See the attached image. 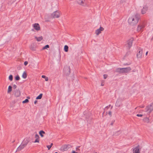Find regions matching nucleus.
Masks as SVG:
<instances>
[{
	"label": "nucleus",
	"instance_id": "obj_1",
	"mask_svg": "<svg viewBox=\"0 0 153 153\" xmlns=\"http://www.w3.org/2000/svg\"><path fill=\"white\" fill-rule=\"evenodd\" d=\"M140 19V16L138 14H136L130 17L128 20V23L131 25H133L136 24L138 22Z\"/></svg>",
	"mask_w": 153,
	"mask_h": 153
},
{
	"label": "nucleus",
	"instance_id": "obj_2",
	"mask_svg": "<svg viewBox=\"0 0 153 153\" xmlns=\"http://www.w3.org/2000/svg\"><path fill=\"white\" fill-rule=\"evenodd\" d=\"M153 110V103H151L150 105H147L145 108L144 111L147 112L148 115H149L150 113Z\"/></svg>",
	"mask_w": 153,
	"mask_h": 153
},
{
	"label": "nucleus",
	"instance_id": "obj_3",
	"mask_svg": "<svg viewBox=\"0 0 153 153\" xmlns=\"http://www.w3.org/2000/svg\"><path fill=\"white\" fill-rule=\"evenodd\" d=\"M71 147V146L70 145H65L62 146L60 148V150L62 151H66Z\"/></svg>",
	"mask_w": 153,
	"mask_h": 153
},
{
	"label": "nucleus",
	"instance_id": "obj_4",
	"mask_svg": "<svg viewBox=\"0 0 153 153\" xmlns=\"http://www.w3.org/2000/svg\"><path fill=\"white\" fill-rule=\"evenodd\" d=\"M145 27V24L144 23L142 22L140 23L138 26L137 31L138 32L142 31Z\"/></svg>",
	"mask_w": 153,
	"mask_h": 153
},
{
	"label": "nucleus",
	"instance_id": "obj_5",
	"mask_svg": "<svg viewBox=\"0 0 153 153\" xmlns=\"http://www.w3.org/2000/svg\"><path fill=\"white\" fill-rule=\"evenodd\" d=\"M63 72L64 74L67 76L70 74V69L69 67L66 66L64 68Z\"/></svg>",
	"mask_w": 153,
	"mask_h": 153
},
{
	"label": "nucleus",
	"instance_id": "obj_6",
	"mask_svg": "<svg viewBox=\"0 0 153 153\" xmlns=\"http://www.w3.org/2000/svg\"><path fill=\"white\" fill-rule=\"evenodd\" d=\"M133 40V38H132L127 41V44L126 46L127 48L128 49L132 46Z\"/></svg>",
	"mask_w": 153,
	"mask_h": 153
},
{
	"label": "nucleus",
	"instance_id": "obj_7",
	"mask_svg": "<svg viewBox=\"0 0 153 153\" xmlns=\"http://www.w3.org/2000/svg\"><path fill=\"white\" fill-rule=\"evenodd\" d=\"M143 54V49L141 48H139L137 51V57L138 58H141L142 57Z\"/></svg>",
	"mask_w": 153,
	"mask_h": 153
},
{
	"label": "nucleus",
	"instance_id": "obj_8",
	"mask_svg": "<svg viewBox=\"0 0 153 153\" xmlns=\"http://www.w3.org/2000/svg\"><path fill=\"white\" fill-rule=\"evenodd\" d=\"M122 74L128 73L131 70V68L130 67L122 68Z\"/></svg>",
	"mask_w": 153,
	"mask_h": 153
},
{
	"label": "nucleus",
	"instance_id": "obj_9",
	"mask_svg": "<svg viewBox=\"0 0 153 153\" xmlns=\"http://www.w3.org/2000/svg\"><path fill=\"white\" fill-rule=\"evenodd\" d=\"M77 1L78 3L83 6H86L87 4L86 1L85 0H77Z\"/></svg>",
	"mask_w": 153,
	"mask_h": 153
},
{
	"label": "nucleus",
	"instance_id": "obj_10",
	"mask_svg": "<svg viewBox=\"0 0 153 153\" xmlns=\"http://www.w3.org/2000/svg\"><path fill=\"white\" fill-rule=\"evenodd\" d=\"M104 30V28L103 27H100L99 29L96 30L95 33L97 35H98L101 33V31H103Z\"/></svg>",
	"mask_w": 153,
	"mask_h": 153
},
{
	"label": "nucleus",
	"instance_id": "obj_11",
	"mask_svg": "<svg viewBox=\"0 0 153 153\" xmlns=\"http://www.w3.org/2000/svg\"><path fill=\"white\" fill-rule=\"evenodd\" d=\"M14 94L16 97H19L21 94L20 91L19 89L15 90L14 91Z\"/></svg>",
	"mask_w": 153,
	"mask_h": 153
},
{
	"label": "nucleus",
	"instance_id": "obj_12",
	"mask_svg": "<svg viewBox=\"0 0 153 153\" xmlns=\"http://www.w3.org/2000/svg\"><path fill=\"white\" fill-rule=\"evenodd\" d=\"M33 26L34 29L38 31L40 30V27L38 23H35L33 24Z\"/></svg>",
	"mask_w": 153,
	"mask_h": 153
},
{
	"label": "nucleus",
	"instance_id": "obj_13",
	"mask_svg": "<svg viewBox=\"0 0 153 153\" xmlns=\"http://www.w3.org/2000/svg\"><path fill=\"white\" fill-rule=\"evenodd\" d=\"M148 9V7L147 6H144L141 10L142 13V14H144L146 13Z\"/></svg>",
	"mask_w": 153,
	"mask_h": 153
},
{
	"label": "nucleus",
	"instance_id": "obj_14",
	"mask_svg": "<svg viewBox=\"0 0 153 153\" xmlns=\"http://www.w3.org/2000/svg\"><path fill=\"white\" fill-rule=\"evenodd\" d=\"M25 147V146L22 143L20 146L17 148L16 151H19Z\"/></svg>",
	"mask_w": 153,
	"mask_h": 153
},
{
	"label": "nucleus",
	"instance_id": "obj_15",
	"mask_svg": "<svg viewBox=\"0 0 153 153\" xmlns=\"http://www.w3.org/2000/svg\"><path fill=\"white\" fill-rule=\"evenodd\" d=\"M29 142V140L28 139H26L24 140L22 143L23 144V145H24L25 146Z\"/></svg>",
	"mask_w": 153,
	"mask_h": 153
},
{
	"label": "nucleus",
	"instance_id": "obj_16",
	"mask_svg": "<svg viewBox=\"0 0 153 153\" xmlns=\"http://www.w3.org/2000/svg\"><path fill=\"white\" fill-rule=\"evenodd\" d=\"M133 153H140V151L138 147H137L133 150Z\"/></svg>",
	"mask_w": 153,
	"mask_h": 153
},
{
	"label": "nucleus",
	"instance_id": "obj_17",
	"mask_svg": "<svg viewBox=\"0 0 153 153\" xmlns=\"http://www.w3.org/2000/svg\"><path fill=\"white\" fill-rule=\"evenodd\" d=\"M121 105V100L120 99H117L115 104V105L116 106L120 107Z\"/></svg>",
	"mask_w": 153,
	"mask_h": 153
},
{
	"label": "nucleus",
	"instance_id": "obj_18",
	"mask_svg": "<svg viewBox=\"0 0 153 153\" xmlns=\"http://www.w3.org/2000/svg\"><path fill=\"white\" fill-rule=\"evenodd\" d=\"M57 11H56L51 14V17L53 18H57Z\"/></svg>",
	"mask_w": 153,
	"mask_h": 153
},
{
	"label": "nucleus",
	"instance_id": "obj_19",
	"mask_svg": "<svg viewBox=\"0 0 153 153\" xmlns=\"http://www.w3.org/2000/svg\"><path fill=\"white\" fill-rule=\"evenodd\" d=\"M35 38L36 39L37 41L38 42H40L43 39V37L42 36H41L39 37H37L36 36H35Z\"/></svg>",
	"mask_w": 153,
	"mask_h": 153
},
{
	"label": "nucleus",
	"instance_id": "obj_20",
	"mask_svg": "<svg viewBox=\"0 0 153 153\" xmlns=\"http://www.w3.org/2000/svg\"><path fill=\"white\" fill-rule=\"evenodd\" d=\"M122 68H117L116 69L115 71L119 73H122Z\"/></svg>",
	"mask_w": 153,
	"mask_h": 153
},
{
	"label": "nucleus",
	"instance_id": "obj_21",
	"mask_svg": "<svg viewBox=\"0 0 153 153\" xmlns=\"http://www.w3.org/2000/svg\"><path fill=\"white\" fill-rule=\"evenodd\" d=\"M39 135L42 137H44L43 134H45V133L43 131L41 130L39 131Z\"/></svg>",
	"mask_w": 153,
	"mask_h": 153
},
{
	"label": "nucleus",
	"instance_id": "obj_22",
	"mask_svg": "<svg viewBox=\"0 0 153 153\" xmlns=\"http://www.w3.org/2000/svg\"><path fill=\"white\" fill-rule=\"evenodd\" d=\"M12 90V87L10 85L8 86L7 93H10Z\"/></svg>",
	"mask_w": 153,
	"mask_h": 153
},
{
	"label": "nucleus",
	"instance_id": "obj_23",
	"mask_svg": "<svg viewBox=\"0 0 153 153\" xmlns=\"http://www.w3.org/2000/svg\"><path fill=\"white\" fill-rule=\"evenodd\" d=\"M22 77L24 79H25L27 77V74L26 72H24L23 73L22 75Z\"/></svg>",
	"mask_w": 153,
	"mask_h": 153
},
{
	"label": "nucleus",
	"instance_id": "obj_24",
	"mask_svg": "<svg viewBox=\"0 0 153 153\" xmlns=\"http://www.w3.org/2000/svg\"><path fill=\"white\" fill-rule=\"evenodd\" d=\"M68 47L67 45H65L64 46V50L65 52H67L68 51Z\"/></svg>",
	"mask_w": 153,
	"mask_h": 153
},
{
	"label": "nucleus",
	"instance_id": "obj_25",
	"mask_svg": "<svg viewBox=\"0 0 153 153\" xmlns=\"http://www.w3.org/2000/svg\"><path fill=\"white\" fill-rule=\"evenodd\" d=\"M145 122L147 123H149V119L148 117H146L144 119Z\"/></svg>",
	"mask_w": 153,
	"mask_h": 153
},
{
	"label": "nucleus",
	"instance_id": "obj_26",
	"mask_svg": "<svg viewBox=\"0 0 153 153\" xmlns=\"http://www.w3.org/2000/svg\"><path fill=\"white\" fill-rule=\"evenodd\" d=\"M42 94H40L39 95L36 97V99L37 100L41 99L42 98Z\"/></svg>",
	"mask_w": 153,
	"mask_h": 153
},
{
	"label": "nucleus",
	"instance_id": "obj_27",
	"mask_svg": "<svg viewBox=\"0 0 153 153\" xmlns=\"http://www.w3.org/2000/svg\"><path fill=\"white\" fill-rule=\"evenodd\" d=\"M49 48V46L48 45H46L42 48V49L45 50V49H47V48Z\"/></svg>",
	"mask_w": 153,
	"mask_h": 153
},
{
	"label": "nucleus",
	"instance_id": "obj_28",
	"mask_svg": "<svg viewBox=\"0 0 153 153\" xmlns=\"http://www.w3.org/2000/svg\"><path fill=\"white\" fill-rule=\"evenodd\" d=\"M20 79V78L19 75H17L15 77V79L16 80H19Z\"/></svg>",
	"mask_w": 153,
	"mask_h": 153
},
{
	"label": "nucleus",
	"instance_id": "obj_29",
	"mask_svg": "<svg viewBox=\"0 0 153 153\" xmlns=\"http://www.w3.org/2000/svg\"><path fill=\"white\" fill-rule=\"evenodd\" d=\"M9 79L10 81H12L13 79V76L12 75H10L9 77Z\"/></svg>",
	"mask_w": 153,
	"mask_h": 153
},
{
	"label": "nucleus",
	"instance_id": "obj_30",
	"mask_svg": "<svg viewBox=\"0 0 153 153\" xmlns=\"http://www.w3.org/2000/svg\"><path fill=\"white\" fill-rule=\"evenodd\" d=\"M29 102V100L28 99H26L25 100L22 102L23 103H27Z\"/></svg>",
	"mask_w": 153,
	"mask_h": 153
},
{
	"label": "nucleus",
	"instance_id": "obj_31",
	"mask_svg": "<svg viewBox=\"0 0 153 153\" xmlns=\"http://www.w3.org/2000/svg\"><path fill=\"white\" fill-rule=\"evenodd\" d=\"M39 138H36L35 141L34 142V143H36V142L39 143Z\"/></svg>",
	"mask_w": 153,
	"mask_h": 153
},
{
	"label": "nucleus",
	"instance_id": "obj_32",
	"mask_svg": "<svg viewBox=\"0 0 153 153\" xmlns=\"http://www.w3.org/2000/svg\"><path fill=\"white\" fill-rule=\"evenodd\" d=\"M35 137L36 138H39V136L38 134H36L35 135Z\"/></svg>",
	"mask_w": 153,
	"mask_h": 153
},
{
	"label": "nucleus",
	"instance_id": "obj_33",
	"mask_svg": "<svg viewBox=\"0 0 153 153\" xmlns=\"http://www.w3.org/2000/svg\"><path fill=\"white\" fill-rule=\"evenodd\" d=\"M104 78L105 79H106L108 76V75L106 74H104L103 75Z\"/></svg>",
	"mask_w": 153,
	"mask_h": 153
},
{
	"label": "nucleus",
	"instance_id": "obj_34",
	"mask_svg": "<svg viewBox=\"0 0 153 153\" xmlns=\"http://www.w3.org/2000/svg\"><path fill=\"white\" fill-rule=\"evenodd\" d=\"M136 116L137 117H141L143 116V114H138L136 115Z\"/></svg>",
	"mask_w": 153,
	"mask_h": 153
},
{
	"label": "nucleus",
	"instance_id": "obj_35",
	"mask_svg": "<svg viewBox=\"0 0 153 153\" xmlns=\"http://www.w3.org/2000/svg\"><path fill=\"white\" fill-rule=\"evenodd\" d=\"M110 105H109L108 106H106V107L105 108V109H104L105 110V109H108V108H109V107H110Z\"/></svg>",
	"mask_w": 153,
	"mask_h": 153
},
{
	"label": "nucleus",
	"instance_id": "obj_36",
	"mask_svg": "<svg viewBox=\"0 0 153 153\" xmlns=\"http://www.w3.org/2000/svg\"><path fill=\"white\" fill-rule=\"evenodd\" d=\"M47 147L48 148V149L49 150L51 148V146H50V145H47Z\"/></svg>",
	"mask_w": 153,
	"mask_h": 153
},
{
	"label": "nucleus",
	"instance_id": "obj_37",
	"mask_svg": "<svg viewBox=\"0 0 153 153\" xmlns=\"http://www.w3.org/2000/svg\"><path fill=\"white\" fill-rule=\"evenodd\" d=\"M13 87L14 89H16L17 88V86L16 85H13Z\"/></svg>",
	"mask_w": 153,
	"mask_h": 153
},
{
	"label": "nucleus",
	"instance_id": "obj_38",
	"mask_svg": "<svg viewBox=\"0 0 153 153\" xmlns=\"http://www.w3.org/2000/svg\"><path fill=\"white\" fill-rule=\"evenodd\" d=\"M80 147L79 146H78L76 148V151H79V148Z\"/></svg>",
	"mask_w": 153,
	"mask_h": 153
},
{
	"label": "nucleus",
	"instance_id": "obj_39",
	"mask_svg": "<svg viewBox=\"0 0 153 153\" xmlns=\"http://www.w3.org/2000/svg\"><path fill=\"white\" fill-rule=\"evenodd\" d=\"M28 64V62L27 61H25L24 62V64L25 65H26Z\"/></svg>",
	"mask_w": 153,
	"mask_h": 153
},
{
	"label": "nucleus",
	"instance_id": "obj_40",
	"mask_svg": "<svg viewBox=\"0 0 153 153\" xmlns=\"http://www.w3.org/2000/svg\"><path fill=\"white\" fill-rule=\"evenodd\" d=\"M108 114L111 116L112 112L111 111H109L108 113Z\"/></svg>",
	"mask_w": 153,
	"mask_h": 153
},
{
	"label": "nucleus",
	"instance_id": "obj_41",
	"mask_svg": "<svg viewBox=\"0 0 153 153\" xmlns=\"http://www.w3.org/2000/svg\"><path fill=\"white\" fill-rule=\"evenodd\" d=\"M30 49L31 50H33V51H35V49L33 48V47H30Z\"/></svg>",
	"mask_w": 153,
	"mask_h": 153
},
{
	"label": "nucleus",
	"instance_id": "obj_42",
	"mask_svg": "<svg viewBox=\"0 0 153 153\" xmlns=\"http://www.w3.org/2000/svg\"><path fill=\"white\" fill-rule=\"evenodd\" d=\"M45 80L46 81H48V77H47L45 78Z\"/></svg>",
	"mask_w": 153,
	"mask_h": 153
},
{
	"label": "nucleus",
	"instance_id": "obj_43",
	"mask_svg": "<svg viewBox=\"0 0 153 153\" xmlns=\"http://www.w3.org/2000/svg\"><path fill=\"white\" fill-rule=\"evenodd\" d=\"M42 78H45V79L46 77L45 76V75H42Z\"/></svg>",
	"mask_w": 153,
	"mask_h": 153
},
{
	"label": "nucleus",
	"instance_id": "obj_44",
	"mask_svg": "<svg viewBox=\"0 0 153 153\" xmlns=\"http://www.w3.org/2000/svg\"><path fill=\"white\" fill-rule=\"evenodd\" d=\"M72 153H77V152H76L75 151H72Z\"/></svg>",
	"mask_w": 153,
	"mask_h": 153
},
{
	"label": "nucleus",
	"instance_id": "obj_45",
	"mask_svg": "<svg viewBox=\"0 0 153 153\" xmlns=\"http://www.w3.org/2000/svg\"><path fill=\"white\" fill-rule=\"evenodd\" d=\"M113 123H114V122H111V123H110V125H113Z\"/></svg>",
	"mask_w": 153,
	"mask_h": 153
},
{
	"label": "nucleus",
	"instance_id": "obj_46",
	"mask_svg": "<svg viewBox=\"0 0 153 153\" xmlns=\"http://www.w3.org/2000/svg\"><path fill=\"white\" fill-rule=\"evenodd\" d=\"M140 107L141 108H144V105H142L140 106Z\"/></svg>",
	"mask_w": 153,
	"mask_h": 153
},
{
	"label": "nucleus",
	"instance_id": "obj_47",
	"mask_svg": "<svg viewBox=\"0 0 153 153\" xmlns=\"http://www.w3.org/2000/svg\"><path fill=\"white\" fill-rule=\"evenodd\" d=\"M17 2H16L15 3V4H14V5H13V6H15L16 5Z\"/></svg>",
	"mask_w": 153,
	"mask_h": 153
},
{
	"label": "nucleus",
	"instance_id": "obj_48",
	"mask_svg": "<svg viewBox=\"0 0 153 153\" xmlns=\"http://www.w3.org/2000/svg\"><path fill=\"white\" fill-rule=\"evenodd\" d=\"M37 102V100H36V101H34V104H36V102Z\"/></svg>",
	"mask_w": 153,
	"mask_h": 153
},
{
	"label": "nucleus",
	"instance_id": "obj_49",
	"mask_svg": "<svg viewBox=\"0 0 153 153\" xmlns=\"http://www.w3.org/2000/svg\"><path fill=\"white\" fill-rule=\"evenodd\" d=\"M148 51H147V52H146V55H147V54H148Z\"/></svg>",
	"mask_w": 153,
	"mask_h": 153
},
{
	"label": "nucleus",
	"instance_id": "obj_50",
	"mask_svg": "<svg viewBox=\"0 0 153 153\" xmlns=\"http://www.w3.org/2000/svg\"><path fill=\"white\" fill-rule=\"evenodd\" d=\"M104 84H103L102 83L101 84V85L102 86H104Z\"/></svg>",
	"mask_w": 153,
	"mask_h": 153
},
{
	"label": "nucleus",
	"instance_id": "obj_51",
	"mask_svg": "<svg viewBox=\"0 0 153 153\" xmlns=\"http://www.w3.org/2000/svg\"><path fill=\"white\" fill-rule=\"evenodd\" d=\"M13 1H13H16V0H12ZM13 4V3H12V4Z\"/></svg>",
	"mask_w": 153,
	"mask_h": 153
},
{
	"label": "nucleus",
	"instance_id": "obj_52",
	"mask_svg": "<svg viewBox=\"0 0 153 153\" xmlns=\"http://www.w3.org/2000/svg\"><path fill=\"white\" fill-rule=\"evenodd\" d=\"M53 144L52 143H51V144L50 145V146H51V147H52V146L53 145Z\"/></svg>",
	"mask_w": 153,
	"mask_h": 153
},
{
	"label": "nucleus",
	"instance_id": "obj_53",
	"mask_svg": "<svg viewBox=\"0 0 153 153\" xmlns=\"http://www.w3.org/2000/svg\"><path fill=\"white\" fill-rule=\"evenodd\" d=\"M27 98H28V99H30V97H27Z\"/></svg>",
	"mask_w": 153,
	"mask_h": 153
},
{
	"label": "nucleus",
	"instance_id": "obj_54",
	"mask_svg": "<svg viewBox=\"0 0 153 153\" xmlns=\"http://www.w3.org/2000/svg\"><path fill=\"white\" fill-rule=\"evenodd\" d=\"M129 64H125V65H129Z\"/></svg>",
	"mask_w": 153,
	"mask_h": 153
},
{
	"label": "nucleus",
	"instance_id": "obj_55",
	"mask_svg": "<svg viewBox=\"0 0 153 153\" xmlns=\"http://www.w3.org/2000/svg\"><path fill=\"white\" fill-rule=\"evenodd\" d=\"M94 153H97V152H94Z\"/></svg>",
	"mask_w": 153,
	"mask_h": 153
},
{
	"label": "nucleus",
	"instance_id": "obj_56",
	"mask_svg": "<svg viewBox=\"0 0 153 153\" xmlns=\"http://www.w3.org/2000/svg\"><path fill=\"white\" fill-rule=\"evenodd\" d=\"M14 141H14H14H13V143L14 142Z\"/></svg>",
	"mask_w": 153,
	"mask_h": 153
},
{
	"label": "nucleus",
	"instance_id": "obj_57",
	"mask_svg": "<svg viewBox=\"0 0 153 153\" xmlns=\"http://www.w3.org/2000/svg\"><path fill=\"white\" fill-rule=\"evenodd\" d=\"M55 153H57V152H56Z\"/></svg>",
	"mask_w": 153,
	"mask_h": 153
},
{
	"label": "nucleus",
	"instance_id": "obj_58",
	"mask_svg": "<svg viewBox=\"0 0 153 153\" xmlns=\"http://www.w3.org/2000/svg\"><path fill=\"white\" fill-rule=\"evenodd\" d=\"M59 17V15H58V17Z\"/></svg>",
	"mask_w": 153,
	"mask_h": 153
},
{
	"label": "nucleus",
	"instance_id": "obj_59",
	"mask_svg": "<svg viewBox=\"0 0 153 153\" xmlns=\"http://www.w3.org/2000/svg\"><path fill=\"white\" fill-rule=\"evenodd\" d=\"M133 71H134V70H133Z\"/></svg>",
	"mask_w": 153,
	"mask_h": 153
},
{
	"label": "nucleus",
	"instance_id": "obj_60",
	"mask_svg": "<svg viewBox=\"0 0 153 153\" xmlns=\"http://www.w3.org/2000/svg\"><path fill=\"white\" fill-rule=\"evenodd\" d=\"M137 108V107H136V108H135V109H136Z\"/></svg>",
	"mask_w": 153,
	"mask_h": 153
}]
</instances>
